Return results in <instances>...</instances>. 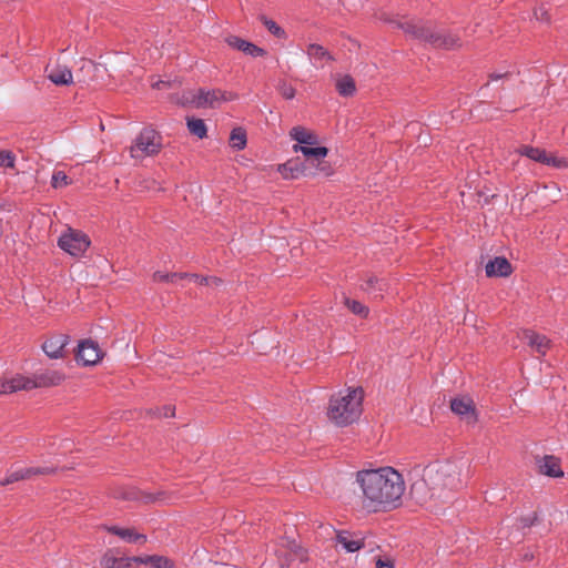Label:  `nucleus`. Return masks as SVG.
Listing matches in <instances>:
<instances>
[{"instance_id": "nucleus-1", "label": "nucleus", "mask_w": 568, "mask_h": 568, "mask_svg": "<svg viewBox=\"0 0 568 568\" xmlns=\"http://www.w3.org/2000/svg\"><path fill=\"white\" fill-rule=\"evenodd\" d=\"M363 506L374 513L387 511L400 505L405 480L393 467L363 469L356 473Z\"/></svg>"}, {"instance_id": "nucleus-2", "label": "nucleus", "mask_w": 568, "mask_h": 568, "mask_svg": "<svg viewBox=\"0 0 568 568\" xmlns=\"http://www.w3.org/2000/svg\"><path fill=\"white\" fill-rule=\"evenodd\" d=\"M462 486L460 468L450 462L433 463L423 469L422 478L412 484L410 494L419 504L447 496Z\"/></svg>"}, {"instance_id": "nucleus-3", "label": "nucleus", "mask_w": 568, "mask_h": 568, "mask_svg": "<svg viewBox=\"0 0 568 568\" xmlns=\"http://www.w3.org/2000/svg\"><path fill=\"white\" fill-rule=\"evenodd\" d=\"M290 136L297 142V144L293 145V151L301 152L305 156L308 165L326 176L332 174V168L325 161L328 149L325 146H315L318 143V136L314 131L297 125L291 129Z\"/></svg>"}, {"instance_id": "nucleus-4", "label": "nucleus", "mask_w": 568, "mask_h": 568, "mask_svg": "<svg viewBox=\"0 0 568 568\" xmlns=\"http://www.w3.org/2000/svg\"><path fill=\"white\" fill-rule=\"evenodd\" d=\"M364 393L362 388H347L334 394L328 403L327 417L337 426L357 420L362 414Z\"/></svg>"}, {"instance_id": "nucleus-5", "label": "nucleus", "mask_w": 568, "mask_h": 568, "mask_svg": "<svg viewBox=\"0 0 568 568\" xmlns=\"http://www.w3.org/2000/svg\"><path fill=\"white\" fill-rule=\"evenodd\" d=\"M399 26L406 34L428 42L435 48L455 49L460 47V39L457 36L435 30L430 23L418 21L405 22Z\"/></svg>"}, {"instance_id": "nucleus-6", "label": "nucleus", "mask_w": 568, "mask_h": 568, "mask_svg": "<svg viewBox=\"0 0 568 568\" xmlns=\"http://www.w3.org/2000/svg\"><path fill=\"white\" fill-rule=\"evenodd\" d=\"M235 95L231 92L220 89L212 90H189L182 93L181 98L176 100L179 104L184 106L201 108H217L223 102L234 100Z\"/></svg>"}, {"instance_id": "nucleus-7", "label": "nucleus", "mask_w": 568, "mask_h": 568, "mask_svg": "<svg viewBox=\"0 0 568 568\" xmlns=\"http://www.w3.org/2000/svg\"><path fill=\"white\" fill-rule=\"evenodd\" d=\"M161 149V135L155 130L145 128L134 139L130 146V154L133 159H143L158 154Z\"/></svg>"}, {"instance_id": "nucleus-8", "label": "nucleus", "mask_w": 568, "mask_h": 568, "mask_svg": "<svg viewBox=\"0 0 568 568\" xmlns=\"http://www.w3.org/2000/svg\"><path fill=\"white\" fill-rule=\"evenodd\" d=\"M91 242L82 231L67 227L58 240V246L73 257H81L89 248Z\"/></svg>"}, {"instance_id": "nucleus-9", "label": "nucleus", "mask_w": 568, "mask_h": 568, "mask_svg": "<svg viewBox=\"0 0 568 568\" xmlns=\"http://www.w3.org/2000/svg\"><path fill=\"white\" fill-rule=\"evenodd\" d=\"M281 568H290L294 560L304 562L307 560V552L295 540L283 539L280 547L275 550Z\"/></svg>"}, {"instance_id": "nucleus-10", "label": "nucleus", "mask_w": 568, "mask_h": 568, "mask_svg": "<svg viewBox=\"0 0 568 568\" xmlns=\"http://www.w3.org/2000/svg\"><path fill=\"white\" fill-rule=\"evenodd\" d=\"M518 152L521 155H525L535 162H539V163L548 165V166H552L556 169L568 168V159L567 158H558L554 154L547 153L545 150L539 149V148L524 145L518 150Z\"/></svg>"}, {"instance_id": "nucleus-11", "label": "nucleus", "mask_w": 568, "mask_h": 568, "mask_svg": "<svg viewBox=\"0 0 568 568\" xmlns=\"http://www.w3.org/2000/svg\"><path fill=\"white\" fill-rule=\"evenodd\" d=\"M64 381V374L57 369L39 371L29 377L30 389L60 385Z\"/></svg>"}, {"instance_id": "nucleus-12", "label": "nucleus", "mask_w": 568, "mask_h": 568, "mask_svg": "<svg viewBox=\"0 0 568 568\" xmlns=\"http://www.w3.org/2000/svg\"><path fill=\"white\" fill-rule=\"evenodd\" d=\"M103 354L99 347V345L87 339L79 344L77 352V361L82 363L85 366L95 365L100 362Z\"/></svg>"}, {"instance_id": "nucleus-13", "label": "nucleus", "mask_w": 568, "mask_h": 568, "mask_svg": "<svg viewBox=\"0 0 568 568\" xmlns=\"http://www.w3.org/2000/svg\"><path fill=\"white\" fill-rule=\"evenodd\" d=\"M53 467H24L10 471L0 485H9L19 480L31 479L34 476L50 475L54 473Z\"/></svg>"}, {"instance_id": "nucleus-14", "label": "nucleus", "mask_w": 568, "mask_h": 568, "mask_svg": "<svg viewBox=\"0 0 568 568\" xmlns=\"http://www.w3.org/2000/svg\"><path fill=\"white\" fill-rule=\"evenodd\" d=\"M450 409L468 424H475L477 422L474 400L468 396L452 399Z\"/></svg>"}, {"instance_id": "nucleus-15", "label": "nucleus", "mask_w": 568, "mask_h": 568, "mask_svg": "<svg viewBox=\"0 0 568 568\" xmlns=\"http://www.w3.org/2000/svg\"><path fill=\"white\" fill-rule=\"evenodd\" d=\"M336 545L341 546L346 552H355L369 546L366 537L346 530L336 532Z\"/></svg>"}, {"instance_id": "nucleus-16", "label": "nucleus", "mask_w": 568, "mask_h": 568, "mask_svg": "<svg viewBox=\"0 0 568 568\" xmlns=\"http://www.w3.org/2000/svg\"><path fill=\"white\" fill-rule=\"evenodd\" d=\"M69 343V336L57 334L49 336L42 344V349L50 358H63L65 355V346Z\"/></svg>"}, {"instance_id": "nucleus-17", "label": "nucleus", "mask_w": 568, "mask_h": 568, "mask_svg": "<svg viewBox=\"0 0 568 568\" xmlns=\"http://www.w3.org/2000/svg\"><path fill=\"white\" fill-rule=\"evenodd\" d=\"M19 390H30L29 377L20 374L0 377V395H8Z\"/></svg>"}, {"instance_id": "nucleus-18", "label": "nucleus", "mask_w": 568, "mask_h": 568, "mask_svg": "<svg viewBox=\"0 0 568 568\" xmlns=\"http://www.w3.org/2000/svg\"><path fill=\"white\" fill-rule=\"evenodd\" d=\"M47 78L55 85H70L73 83V74L65 64H53L45 67Z\"/></svg>"}, {"instance_id": "nucleus-19", "label": "nucleus", "mask_w": 568, "mask_h": 568, "mask_svg": "<svg viewBox=\"0 0 568 568\" xmlns=\"http://www.w3.org/2000/svg\"><path fill=\"white\" fill-rule=\"evenodd\" d=\"M307 164V162L304 164L300 163L297 160H290L284 164L278 165V172L286 180L298 179L300 176L314 175L318 173L316 170L315 172H308Z\"/></svg>"}, {"instance_id": "nucleus-20", "label": "nucleus", "mask_w": 568, "mask_h": 568, "mask_svg": "<svg viewBox=\"0 0 568 568\" xmlns=\"http://www.w3.org/2000/svg\"><path fill=\"white\" fill-rule=\"evenodd\" d=\"M306 54L316 69H323L325 64L333 61V55L321 44L311 43L307 45Z\"/></svg>"}, {"instance_id": "nucleus-21", "label": "nucleus", "mask_w": 568, "mask_h": 568, "mask_svg": "<svg viewBox=\"0 0 568 568\" xmlns=\"http://www.w3.org/2000/svg\"><path fill=\"white\" fill-rule=\"evenodd\" d=\"M519 337L540 355H545L550 347L549 338L529 329L523 331Z\"/></svg>"}, {"instance_id": "nucleus-22", "label": "nucleus", "mask_w": 568, "mask_h": 568, "mask_svg": "<svg viewBox=\"0 0 568 568\" xmlns=\"http://www.w3.org/2000/svg\"><path fill=\"white\" fill-rule=\"evenodd\" d=\"M538 470L540 474L559 478L564 476V471L560 468V460L552 456L546 455L537 460Z\"/></svg>"}, {"instance_id": "nucleus-23", "label": "nucleus", "mask_w": 568, "mask_h": 568, "mask_svg": "<svg viewBox=\"0 0 568 568\" xmlns=\"http://www.w3.org/2000/svg\"><path fill=\"white\" fill-rule=\"evenodd\" d=\"M105 529L131 544H145L146 536L138 532L134 528H122L118 526H108Z\"/></svg>"}, {"instance_id": "nucleus-24", "label": "nucleus", "mask_w": 568, "mask_h": 568, "mask_svg": "<svg viewBox=\"0 0 568 568\" xmlns=\"http://www.w3.org/2000/svg\"><path fill=\"white\" fill-rule=\"evenodd\" d=\"M486 275L493 276H508L511 273V265L505 257H495L486 264Z\"/></svg>"}, {"instance_id": "nucleus-25", "label": "nucleus", "mask_w": 568, "mask_h": 568, "mask_svg": "<svg viewBox=\"0 0 568 568\" xmlns=\"http://www.w3.org/2000/svg\"><path fill=\"white\" fill-rule=\"evenodd\" d=\"M136 557H115L108 552L101 559L102 568H134Z\"/></svg>"}, {"instance_id": "nucleus-26", "label": "nucleus", "mask_w": 568, "mask_h": 568, "mask_svg": "<svg viewBox=\"0 0 568 568\" xmlns=\"http://www.w3.org/2000/svg\"><path fill=\"white\" fill-rule=\"evenodd\" d=\"M138 564L149 565L152 568H175L174 562L164 556H136Z\"/></svg>"}, {"instance_id": "nucleus-27", "label": "nucleus", "mask_w": 568, "mask_h": 568, "mask_svg": "<svg viewBox=\"0 0 568 568\" xmlns=\"http://www.w3.org/2000/svg\"><path fill=\"white\" fill-rule=\"evenodd\" d=\"M336 90L342 97H352L356 91L354 79L348 75H338L336 78Z\"/></svg>"}, {"instance_id": "nucleus-28", "label": "nucleus", "mask_w": 568, "mask_h": 568, "mask_svg": "<svg viewBox=\"0 0 568 568\" xmlns=\"http://www.w3.org/2000/svg\"><path fill=\"white\" fill-rule=\"evenodd\" d=\"M186 125L190 133L195 135L196 138L203 139L206 136L207 129L202 119L186 118Z\"/></svg>"}, {"instance_id": "nucleus-29", "label": "nucleus", "mask_w": 568, "mask_h": 568, "mask_svg": "<svg viewBox=\"0 0 568 568\" xmlns=\"http://www.w3.org/2000/svg\"><path fill=\"white\" fill-rule=\"evenodd\" d=\"M230 145L235 150H243L246 146V132L242 128L232 130Z\"/></svg>"}, {"instance_id": "nucleus-30", "label": "nucleus", "mask_w": 568, "mask_h": 568, "mask_svg": "<svg viewBox=\"0 0 568 568\" xmlns=\"http://www.w3.org/2000/svg\"><path fill=\"white\" fill-rule=\"evenodd\" d=\"M345 305L352 313L361 317H366L368 315V308L358 301L346 298Z\"/></svg>"}, {"instance_id": "nucleus-31", "label": "nucleus", "mask_w": 568, "mask_h": 568, "mask_svg": "<svg viewBox=\"0 0 568 568\" xmlns=\"http://www.w3.org/2000/svg\"><path fill=\"white\" fill-rule=\"evenodd\" d=\"M183 276H187V273H164V272H155L153 274V281L154 282H170V283H173L175 282L176 278H183Z\"/></svg>"}, {"instance_id": "nucleus-32", "label": "nucleus", "mask_w": 568, "mask_h": 568, "mask_svg": "<svg viewBox=\"0 0 568 568\" xmlns=\"http://www.w3.org/2000/svg\"><path fill=\"white\" fill-rule=\"evenodd\" d=\"M183 278H190V280H192L195 283H199L201 285H214V286H217L221 283V280L217 278V277H204V276H200L197 274H189V273H187V276H183Z\"/></svg>"}, {"instance_id": "nucleus-33", "label": "nucleus", "mask_w": 568, "mask_h": 568, "mask_svg": "<svg viewBox=\"0 0 568 568\" xmlns=\"http://www.w3.org/2000/svg\"><path fill=\"white\" fill-rule=\"evenodd\" d=\"M263 24L267 28V30L277 38H285V31L276 24L275 21L270 20L265 17L262 18Z\"/></svg>"}, {"instance_id": "nucleus-34", "label": "nucleus", "mask_w": 568, "mask_h": 568, "mask_svg": "<svg viewBox=\"0 0 568 568\" xmlns=\"http://www.w3.org/2000/svg\"><path fill=\"white\" fill-rule=\"evenodd\" d=\"M70 183L68 175L62 171L53 173L51 179V185L54 189L67 186Z\"/></svg>"}, {"instance_id": "nucleus-35", "label": "nucleus", "mask_w": 568, "mask_h": 568, "mask_svg": "<svg viewBox=\"0 0 568 568\" xmlns=\"http://www.w3.org/2000/svg\"><path fill=\"white\" fill-rule=\"evenodd\" d=\"M16 156L11 151H0V166L12 169L14 166Z\"/></svg>"}, {"instance_id": "nucleus-36", "label": "nucleus", "mask_w": 568, "mask_h": 568, "mask_svg": "<svg viewBox=\"0 0 568 568\" xmlns=\"http://www.w3.org/2000/svg\"><path fill=\"white\" fill-rule=\"evenodd\" d=\"M242 52L251 55V57H263L266 54V51L252 42H246L242 48Z\"/></svg>"}, {"instance_id": "nucleus-37", "label": "nucleus", "mask_w": 568, "mask_h": 568, "mask_svg": "<svg viewBox=\"0 0 568 568\" xmlns=\"http://www.w3.org/2000/svg\"><path fill=\"white\" fill-rule=\"evenodd\" d=\"M225 42L233 49H236L239 51H242V48L245 45V43L247 42L246 40L240 38V37H236V36H227L225 38Z\"/></svg>"}, {"instance_id": "nucleus-38", "label": "nucleus", "mask_w": 568, "mask_h": 568, "mask_svg": "<svg viewBox=\"0 0 568 568\" xmlns=\"http://www.w3.org/2000/svg\"><path fill=\"white\" fill-rule=\"evenodd\" d=\"M280 93L286 100H292L295 97V89L292 85L283 83L280 87Z\"/></svg>"}, {"instance_id": "nucleus-39", "label": "nucleus", "mask_w": 568, "mask_h": 568, "mask_svg": "<svg viewBox=\"0 0 568 568\" xmlns=\"http://www.w3.org/2000/svg\"><path fill=\"white\" fill-rule=\"evenodd\" d=\"M534 16L537 20L547 21L548 20V12L545 8L540 7L538 9H535Z\"/></svg>"}, {"instance_id": "nucleus-40", "label": "nucleus", "mask_w": 568, "mask_h": 568, "mask_svg": "<svg viewBox=\"0 0 568 568\" xmlns=\"http://www.w3.org/2000/svg\"><path fill=\"white\" fill-rule=\"evenodd\" d=\"M510 75V73L508 71L506 72H491L489 73L488 78L490 81H498V80H501V79H505V78H508Z\"/></svg>"}, {"instance_id": "nucleus-41", "label": "nucleus", "mask_w": 568, "mask_h": 568, "mask_svg": "<svg viewBox=\"0 0 568 568\" xmlns=\"http://www.w3.org/2000/svg\"><path fill=\"white\" fill-rule=\"evenodd\" d=\"M376 568H394V565L392 560L378 557L376 559Z\"/></svg>"}, {"instance_id": "nucleus-42", "label": "nucleus", "mask_w": 568, "mask_h": 568, "mask_svg": "<svg viewBox=\"0 0 568 568\" xmlns=\"http://www.w3.org/2000/svg\"><path fill=\"white\" fill-rule=\"evenodd\" d=\"M381 20H384V17H381ZM385 21L389 22V23H393L394 26H396L397 28L402 29L400 28V23H405V22H418L419 20H394V19H386L385 18Z\"/></svg>"}, {"instance_id": "nucleus-43", "label": "nucleus", "mask_w": 568, "mask_h": 568, "mask_svg": "<svg viewBox=\"0 0 568 568\" xmlns=\"http://www.w3.org/2000/svg\"><path fill=\"white\" fill-rule=\"evenodd\" d=\"M97 68H98V65H97L94 62H92V61H90V60H84V61H83V64H82V67H81V70H82V71H83V70L92 71V70H95Z\"/></svg>"}, {"instance_id": "nucleus-44", "label": "nucleus", "mask_w": 568, "mask_h": 568, "mask_svg": "<svg viewBox=\"0 0 568 568\" xmlns=\"http://www.w3.org/2000/svg\"><path fill=\"white\" fill-rule=\"evenodd\" d=\"M164 417H172L174 416V409L171 408V407H164L163 408V414H162Z\"/></svg>"}, {"instance_id": "nucleus-45", "label": "nucleus", "mask_w": 568, "mask_h": 568, "mask_svg": "<svg viewBox=\"0 0 568 568\" xmlns=\"http://www.w3.org/2000/svg\"><path fill=\"white\" fill-rule=\"evenodd\" d=\"M168 85H169V83H168V82H165V81H162V80L156 81L155 83H153V84H152V87H153L154 89H159V90H160V89H162V88H164V87H168Z\"/></svg>"}, {"instance_id": "nucleus-46", "label": "nucleus", "mask_w": 568, "mask_h": 568, "mask_svg": "<svg viewBox=\"0 0 568 568\" xmlns=\"http://www.w3.org/2000/svg\"><path fill=\"white\" fill-rule=\"evenodd\" d=\"M374 283H379V281L377 278H374V277H371L368 281H367V285L368 286H372Z\"/></svg>"}, {"instance_id": "nucleus-47", "label": "nucleus", "mask_w": 568, "mask_h": 568, "mask_svg": "<svg viewBox=\"0 0 568 568\" xmlns=\"http://www.w3.org/2000/svg\"><path fill=\"white\" fill-rule=\"evenodd\" d=\"M118 497H121L123 499H130L131 498V495H125V494H121V495H118Z\"/></svg>"}, {"instance_id": "nucleus-48", "label": "nucleus", "mask_w": 568, "mask_h": 568, "mask_svg": "<svg viewBox=\"0 0 568 568\" xmlns=\"http://www.w3.org/2000/svg\"><path fill=\"white\" fill-rule=\"evenodd\" d=\"M531 524H532L531 521H527L525 525L530 526Z\"/></svg>"}]
</instances>
